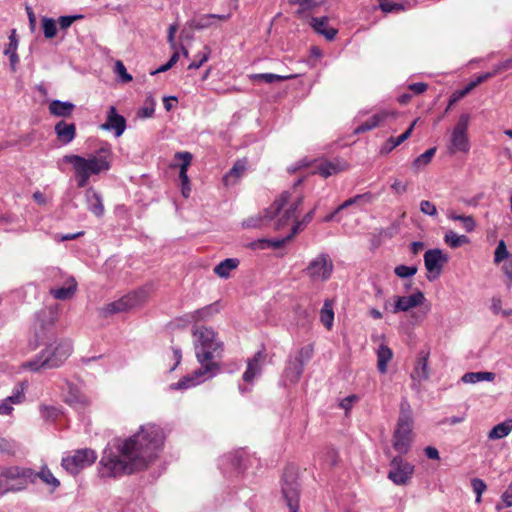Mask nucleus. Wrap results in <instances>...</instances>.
<instances>
[{
	"label": "nucleus",
	"instance_id": "603ef678",
	"mask_svg": "<svg viewBox=\"0 0 512 512\" xmlns=\"http://www.w3.org/2000/svg\"><path fill=\"white\" fill-rule=\"evenodd\" d=\"M114 72L117 74V76L122 82L127 83L132 81V76L127 72L126 67L124 66L122 61L117 60L115 62Z\"/></svg>",
	"mask_w": 512,
	"mask_h": 512
},
{
	"label": "nucleus",
	"instance_id": "37998d69",
	"mask_svg": "<svg viewBox=\"0 0 512 512\" xmlns=\"http://www.w3.org/2000/svg\"><path fill=\"white\" fill-rule=\"evenodd\" d=\"M26 489V484L24 482L20 483H7L4 478L0 475V495L6 494L8 492H19Z\"/></svg>",
	"mask_w": 512,
	"mask_h": 512
},
{
	"label": "nucleus",
	"instance_id": "b1692460",
	"mask_svg": "<svg viewBox=\"0 0 512 512\" xmlns=\"http://www.w3.org/2000/svg\"><path fill=\"white\" fill-rule=\"evenodd\" d=\"M34 476L30 478V483L34 484L40 479L44 484L50 487L51 491H55L60 486V481L53 475L47 465H42L38 472L33 470Z\"/></svg>",
	"mask_w": 512,
	"mask_h": 512
},
{
	"label": "nucleus",
	"instance_id": "f3484780",
	"mask_svg": "<svg viewBox=\"0 0 512 512\" xmlns=\"http://www.w3.org/2000/svg\"><path fill=\"white\" fill-rule=\"evenodd\" d=\"M0 475L7 483L16 481V483L24 482L26 485L28 482L30 483V478L34 476L33 469L19 466L8 467Z\"/></svg>",
	"mask_w": 512,
	"mask_h": 512
},
{
	"label": "nucleus",
	"instance_id": "aec40b11",
	"mask_svg": "<svg viewBox=\"0 0 512 512\" xmlns=\"http://www.w3.org/2000/svg\"><path fill=\"white\" fill-rule=\"evenodd\" d=\"M266 354L263 351H258L253 358L248 360L247 369L243 374V380L247 383L253 381V379L260 374L262 366L265 362Z\"/></svg>",
	"mask_w": 512,
	"mask_h": 512
},
{
	"label": "nucleus",
	"instance_id": "dca6fc26",
	"mask_svg": "<svg viewBox=\"0 0 512 512\" xmlns=\"http://www.w3.org/2000/svg\"><path fill=\"white\" fill-rule=\"evenodd\" d=\"M100 127L106 131H113L116 137H120L126 129V119L117 113L114 106H110L106 122Z\"/></svg>",
	"mask_w": 512,
	"mask_h": 512
},
{
	"label": "nucleus",
	"instance_id": "e2e57ef3",
	"mask_svg": "<svg viewBox=\"0 0 512 512\" xmlns=\"http://www.w3.org/2000/svg\"><path fill=\"white\" fill-rule=\"evenodd\" d=\"M378 127L377 126V123H375L373 121V117H371L370 119H368L366 122L362 123L361 125L357 126L354 130V133L355 134H360V133H364V132H367V131H370L374 128Z\"/></svg>",
	"mask_w": 512,
	"mask_h": 512
},
{
	"label": "nucleus",
	"instance_id": "4be33fe9",
	"mask_svg": "<svg viewBox=\"0 0 512 512\" xmlns=\"http://www.w3.org/2000/svg\"><path fill=\"white\" fill-rule=\"evenodd\" d=\"M54 130L58 141L63 145H67L72 142L76 136V126L74 123L59 121L55 125Z\"/></svg>",
	"mask_w": 512,
	"mask_h": 512
},
{
	"label": "nucleus",
	"instance_id": "c756f323",
	"mask_svg": "<svg viewBox=\"0 0 512 512\" xmlns=\"http://www.w3.org/2000/svg\"><path fill=\"white\" fill-rule=\"evenodd\" d=\"M175 159L180 160L181 163L179 164V178L181 180V185L189 184V178L187 175L188 167L191 164L192 161V154L190 152H177L175 154Z\"/></svg>",
	"mask_w": 512,
	"mask_h": 512
},
{
	"label": "nucleus",
	"instance_id": "f704fd0d",
	"mask_svg": "<svg viewBox=\"0 0 512 512\" xmlns=\"http://www.w3.org/2000/svg\"><path fill=\"white\" fill-rule=\"evenodd\" d=\"M375 199V196L371 192H366L363 194L355 195L352 198L347 199L341 205L337 207V211H341L346 209L352 205H357L361 203H372Z\"/></svg>",
	"mask_w": 512,
	"mask_h": 512
},
{
	"label": "nucleus",
	"instance_id": "c85d7f7f",
	"mask_svg": "<svg viewBox=\"0 0 512 512\" xmlns=\"http://www.w3.org/2000/svg\"><path fill=\"white\" fill-rule=\"evenodd\" d=\"M377 369L381 374L387 372L388 363L393 358L392 350L385 344L379 345L377 349Z\"/></svg>",
	"mask_w": 512,
	"mask_h": 512
},
{
	"label": "nucleus",
	"instance_id": "6e6552de",
	"mask_svg": "<svg viewBox=\"0 0 512 512\" xmlns=\"http://www.w3.org/2000/svg\"><path fill=\"white\" fill-rule=\"evenodd\" d=\"M313 349L310 346L302 347L294 355H290L283 372V378L291 384L297 383L304 370V365L311 359Z\"/></svg>",
	"mask_w": 512,
	"mask_h": 512
},
{
	"label": "nucleus",
	"instance_id": "bb28decb",
	"mask_svg": "<svg viewBox=\"0 0 512 512\" xmlns=\"http://www.w3.org/2000/svg\"><path fill=\"white\" fill-rule=\"evenodd\" d=\"M48 109L51 115L69 117L73 113L75 105L69 101L53 100L50 102Z\"/></svg>",
	"mask_w": 512,
	"mask_h": 512
},
{
	"label": "nucleus",
	"instance_id": "0eeeda50",
	"mask_svg": "<svg viewBox=\"0 0 512 512\" xmlns=\"http://www.w3.org/2000/svg\"><path fill=\"white\" fill-rule=\"evenodd\" d=\"M149 297V289L142 287L138 290L130 292L122 298L110 302L99 308V315L103 318L110 317L117 313L126 312L130 309L142 305Z\"/></svg>",
	"mask_w": 512,
	"mask_h": 512
},
{
	"label": "nucleus",
	"instance_id": "49530a36",
	"mask_svg": "<svg viewBox=\"0 0 512 512\" xmlns=\"http://www.w3.org/2000/svg\"><path fill=\"white\" fill-rule=\"evenodd\" d=\"M18 450L15 441L5 438H0V454L14 455Z\"/></svg>",
	"mask_w": 512,
	"mask_h": 512
},
{
	"label": "nucleus",
	"instance_id": "9b49d317",
	"mask_svg": "<svg viewBox=\"0 0 512 512\" xmlns=\"http://www.w3.org/2000/svg\"><path fill=\"white\" fill-rule=\"evenodd\" d=\"M469 121L470 116L468 114L460 115L450 137L448 150L451 154H455L457 152L467 153L469 151L470 143L467 134Z\"/></svg>",
	"mask_w": 512,
	"mask_h": 512
},
{
	"label": "nucleus",
	"instance_id": "1a4fd4ad",
	"mask_svg": "<svg viewBox=\"0 0 512 512\" xmlns=\"http://www.w3.org/2000/svg\"><path fill=\"white\" fill-rule=\"evenodd\" d=\"M334 269L331 257L320 253L313 258L303 271L312 283H322L330 279Z\"/></svg>",
	"mask_w": 512,
	"mask_h": 512
},
{
	"label": "nucleus",
	"instance_id": "39448f33",
	"mask_svg": "<svg viewBox=\"0 0 512 512\" xmlns=\"http://www.w3.org/2000/svg\"><path fill=\"white\" fill-rule=\"evenodd\" d=\"M72 344L68 340L55 341L43 349L33 360L24 364L31 371L58 368L68 359Z\"/></svg>",
	"mask_w": 512,
	"mask_h": 512
},
{
	"label": "nucleus",
	"instance_id": "3c124183",
	"mask_svg": "<svg viewBox=\"0 0 512 512\" xmlns=\"http://www.w3.org/2000/svg\"><path fill=\"white\" fill-rule=\"evenodd\" d=\"M292 5H298L297 14H302L306 11L312 10L317 7V3L314 0H289Z\"/></svg>",
	"mask_w": 512,
	"mask_h": 512
},
{
	"label": "nucleus",
	"instance_id": "5701e85b",
	"mask_svg": "<svg viewBox=\"0 0 512 512\" xmlns=\"http://www.w3.org/2000/svg\"><path fill=\"white\" fill-rule=\"evenodd\" d=\"M315 32L325 37L326 40L332 41L337 35V29L328 25L327 17H313L310 22Z\"/></svg>",
	"mask_w": 512,
	"mask_h": 512
},
{
	"label": "nucleus",
	"instance_id": "774afa93",
	"mask_svg": "<svg viewBox=\"0 0 512 512\" xmlns=\"http://www.w3.org/2000/svg\"><path fill=\"white\" fill-rule=\"evenodd\" d=\"M502 271L505 274V276L509 279L510 284L509 287L512 286V255L509 256L508 261L504 263L502 266Z\"/></svg>",
	"mask_w": 512,
	"mask_h": 512
},
{
	"label": "nucleus",
	"instance_id": "2eb2a0df",
	"mask_svg": "<svg viewBox=\"0 0 512 512\" xmlns=\"http://www.w3.org/2000/svg\"><path fill=\"white\" fill-rule=\"evenodd\" d=\"M425 296L421 291H416L409 296H396L392 313L407 312L410 309L420 306L425 302Z\"/></svg>",
	"mask_w": 512,
	"mask_h": 512
},
{
	"label": "nucleus",
	"instance_id": "052dcab7",
	"mask_svg": "<svg viewBox=\"0 0 512 512\" xmlns=\"http://www.w3.org/2000/svg\"><path fill=\"white\" fill-rule=\"evenodd\" d=\"M18 48V38L16 35V31L12 30L11 35L9 36V43L6 49L4 50L5 55H9L10 53H16Z\"/></svg>",
	"mask_w": 512,
	"mask_h": 512
},
{
	"label": "nucleus",
	"instance_id": "4468645a",
	"mask_svg": "<svg viewBox=\"0 0 512 512\" xmlns=\"http://www.w3.org/2000/svg\"><path fill=\"white\" fill-rule=\"evenodd\" d=\"M430 352L428 350H421L417 354L414 369L411 373L412 388L418 390L423 381L429 379L430 370L428 367Z\"/></svg>",
	"mask_w": 512,
	"mask_h": 512
},
{
	"label": "nucleus",
	"instance_id": "a211bd4d",
	"mask_svg": "<svg viewBox=\"0 0 512 512\" xmlns=\"http://www.w3.org/2000/svg\"><path fill=\"white\" fill-rule=\"evenodd\" d=\"M65 402L77 410L85 409L90 405L89 398L76 385L70 382H67Z\"/></svg>",
	"mask_w": 512,
	"mask_h": 512
},
{
	"label": "nucleus",
	"instance_id": "72a5a7b5",
	"mask_svg": "<svg viewBox=\"0 0 512 512\" xmlns=\"http://www.w3.org/2000/svg\"><path fill=\"white\" fill-rule=\"evenodd\" d=\"M320 321L328 329L331 330L334 321L333 303L330 300H325L323 307L320 311Z\"/></svg>",
	"mask_w": 512,
	"mask_h": 512
},
{
	"label": "nucleus",
	"instance_id": "f03ea898",
	"mask_svg": "<svg viewBox=\"0 0 512 512\" xmlns=\"http://www.w3.org/2000/svg\"><path fill=\"white\" fill-rule=\"evenodd\" d=\"M192 335L196 357L201 367L192 374L183 377L180 381L171 384L170 388L173 390L194 387L215 376L219 370L218 363L212 360L221 357L224 349L223 342L218 339L215 331L205 326H199L194 327Z\"/></svg>",
	"mask_w": 512,
	"mask_h": 512
},
{
	"label": "nucleus",
	"instance_id": "a19ab883",
	"mask_svg": "<svg viewBox=\"0 0 512 512\" xmlns=\"http://www.w3.org/2000/svg\"><path fill=\"white\" fill-rule=\"evenodd\" d=\"M444 241L446 244H448L451 248H458L463 244H466L469 242V239L465 235H458L454 231H449L444 236Z\"/></svg>",
	"mask_w": 512,
	"mask_h": 512
},
{
	"label": "nucleus",
	"instance_id": "4d7b16f0",
	"mask_svg": "<svg viewBox=\"0 0 512 512\" xmlns=\"http://www.w3.org/2000/svg\"><path fill=\"white\" fill-rule=\"evenodd\" d=\"M420 211L423 214L431 216V217H435L437 215L436 206L428 200H422L420 202Z\"/></svg>",
	"mask_w": 512,
	"mask_h": 512
},
{
	"label": "nucleus",
	"instance_id": "f8f14e48",
	"mask_svg": "<svg viewBox=\"0 0 512 512\" xmlns=\"http://www.w3.org/2000/svg\"><path fill=\"white\" fill-rule=\"evenodd\" d=\"M414 465L401 456L394 457L390 462L388 478L396 485H406L412 478Z\"/></svg>",
	"mask_w": 512,
	"mask_h": 512
},
{
	"label": "nucleus",
	"instance_id": "c9c22d12",
	"mask_svg": "<svg viewBox=\"0 0 512 512\" xmlns=\"http://www.w3.org/2000/svg\"><path fill=\"white\" fill-rule=\"evenodd\" d=\"M249 77L253 82H265L268 84L294 78L293 75L282 76L273 73L252 74Z\"/></svg>",
	"mask_w": 512,
	"mask_h": 512
},
{
	"label": "nucleus",
	"instance_id": "69168bd1",
	"mask_svg": "<svg viewBox=\"0 0 512 512\" xmlns=\"http://www.w3.org/2000/svg\"><path fill=\"white\" fill-rule=\"evenodd\" d=\"M380 1V8L383 12L389 13L394 10L402 9L401 4L392 3L389 0H379Z\"/></svg>",
	"mask_w": 512,
	"mask_h": 512
},
{
	"label": "nucleus",
	"instance_id": "09e8293b",
	"mask_svg": "<svg viewBox=\"0 0 512 512\" xmlns=\"http://www.w3.org/2000/svg\"><path fill=\"white\" fill-rule=\"evenodd\" d=\"M416 266L398 265L394 268V273L399 278H410L417 273Z\"/></svg>",
	"mask_w": 512,
	"mask_h": 512
},
{
	"label": "nucleus",
	"instance_id": "bf43d9fd",
	"mask_svg": "<svg viewBox=\"0 0 512 512\" xmlns=\"http://www.w3.org/2000/svg\"><path fill=\"white\" fill-rule=\"evenodd\" d=\"M83 18L82 15H69V16H61L58 19V24L62 30L68 29L75 20Z\"/></svg>",
	"mask_w": 512,
	"mask_h": 512
},
{
	"label": "nucleus",
	"instance_id": "c03bdc74",
	"mask_svg": "<svg viewBox=\"0 0 512 512\" xmlns=\"http://www.w3.org/2000/svg\"><path fill=\"white\" fill-rule=\"evenodd\" d=\"M42 29L45 38L51 39L56 36L57 34V26L54 19L49 17H43L42 18Z\"/></svg>",
	"mask_w": 512,
	"mask_h": 512
},
{
	"label": "nucleus",
	"instance_id": "cd10ccee",
	"mask_svg": "<svg viewBox=\"0 0 512 512\" xmlns=\"http://www.w3.org/2000/svg\"><path fill=\"white\" fill-rule=\"evenodd\" d=\"M77 289V283L74 278H70L63 287L53 288L50 294L58 300H67L73 297Z\"/></svg>",
	"mask_w": 512,
	"mask_h": 512
},
{
	"label": "nucleus",
	"instance_id": "8fccbe9b",
	"mask_svg": "<svg viewBox=\"0 0 512 512\" xmlns=\"http://www.w3.org/2000/svg\"><path fill=\"white\" fill-rule=\"evenodd\" d=\"M417 121H418V119H415V120L411 123V125L409 126V128H408L404 133H402L401 135H399L398 137H396V138H394V137H390V138H389V143H392V148H396L397 146H399L400 144H402L405 140H407V139L410 137V135H411V133H412V131H413V129H414V127H415V125H416Z\"/></svg>",
	"mask_w": 512,
	"mask_h": 512
},
{
	"label": "nucleus",
	"instance_id": "864d4df0",
	"mask_svg": "<svg viewBox=\"0 0 512 512\" xmlns=\"http://www.w3.org/2000/svg\"><path fill=\"white\" fill-rule=\"evenodd\" d=\"M435 152V147L426 150L423 154H421L414 160L413 165L416 167L427 165L432 160V157L435 155Z\"/></svg>",
	"mask_w": 512,
	"mask_h": 512
},
{
	"label": "nucleus",
	"instance_id": "a878e982",
	"mask_svg": "<svg viewBox=\"0 0 512 512\" xmlns=\"http://www.w3.org/2000/svg\"><path fill=\"white\" fill-rule=\"evenodd\" d=\"M348 165L345 162L323 161L320 162L316 169L317 173L324 178L335 175L341 171L346 170Z\"/></svg>",
	"mask_w": 512,
	"mask_h": 512
},
{
	"label": "nucleus",
	"instance_id": "de8ad7c7",
	"mask_svg": "<svg viewBox=\"0 0 512 512\" xmlns=\"http://www.w3.org/2000/svg\"><path fill=\"white\" fill-rule=\"evenodd\" d=\"M209 55L210 49L207 46H205L203 51L199 52L196 55L197 59H195L189 64L188 69L191 70L200 68L209 59Z\"/></svg>",
	"mask_w": 512,
	"mask_h": 512
},
{
	"label": "nucleus",
	"instance_id": "412c9836",
	"mask_svg": "<svg viewBox=\"0 0 512 512\" xmlns=\"http://www.w3.org/2000/svg\"><path fill=\"white\" fill-rule=\"evenodd\" d=\"M287 474H284V484L282 486V492L286 499L287 506L290 512H297L299 502V490L298 485L295 482H288Z\"/></svg>",
	"mask_w": 512,
	"mask_h": 512
},
{
	"label": "nucleus",
	"instance_id": "ddd939ff",
	"mask_svg": "<svg viewBox=\"0 0 512 512\" xmlns=\"http://www.w3.org/2000/svg\"><path fill=\"white\" fill-rule=\"evenodd\" d=\"M448 262V256L442 252L441 249H430L424 254V264L427 271L431 274L428 275V280H434L439 277L442 272L443 266Z\"/></svg>",
	"mask_w": 512,
	"mask_h": 512
},
{
	"label": "nucleus",
	"instance_id": "6e6d98bb",
	"mask_svg": "<svg viewBox=\"0 0 512 512\" xmlns=\"http://www.w3.org/2000/svg\"><path fill=\"white\" fill-rule=\"evenodd\" d=\"M373 121L377 123V126H380L383 122H385L388 118H395L396 113L394 111L382 110L373 116Z\"/></svg>",
	"mask_w": 512,
	"mask_h": 512
},
{
	"label": "nucleus",
	"instance_id": "680f3d73",
	"mask_svg": "<svg viewBox=\"0 0 512 512\" xmlns=\"http://www.w3.org/2000/svg\"><path fill=\"white\" fill-rule=\"evenodd\" d=\"M471 486L476 496H482V494L487 489L485 482L479 478H473L471 480Z\"/></svg>",
	"mask_w": 512,
	"mask_h": 512
},
{
	"label": "nucleus",
	"instance_id": "f257e3e1",
	"mask_svg": "<svg viewBox=\"0 0 512 512\" xmlns=\"http://www.w3.org/2000/svg\"><path fill=\"white\" fill-rule=\"evenodd\" d=\"M164 440V430L153 423L142 425L129 438L114 439L103 451L100 476L114 478L146 468L163 448Z\"/></svg>",
	"mask_w": 512,
	"mask_h": 512
},
{
	"label": "nucleus",
	"instance_id": "a18cd8bd",
	"mask_svg": "<svg viewBox=\"0 0 512 512\" xmlns=\"http://www.w3.org/2000/svg\"><path fill=\"white\" fill-rule=\"evenodd\" d=\"M509 252L504 240H500L494 252V263L499 264L509 258Z\"/></svg>",
	"mask_w": 512,
	"mask_h": 512
},
{
	"label": "nucleus",
	"instance_id": "79ce46f5",
	"mask_svg": "<svg viewBox=\"0 0 512 512\" xmlns=\"http://www.w3.org/2000/svg\"><path fill=\"white\" fill-rule=\"evenodd\" d=\"M155 105L154 98L151 96L147 97L143 106L137 111V116L143 119L152 117L155 112Z\"/></svg>",
	"mask_w": 512,
	"mask_h": 512
},
{
	"label": "nucleus",
	"instance_id": "e433bc0d",
	"mask_svg": "<svg viewBox=\"0 0 512 512\" xmlns=\"http://www.w3.org/2000/svg\"><path fill=\"white\" fill-rule=\"evenodd\" d=\"M447 216L449 219L453 221H459L462 223L463 228L466 232H472L475 227L476 223L472 216H465V215H459L456 214L454 211H448Z\"/></svg>",
	"mask_w": 512,
	"mask_h": 512
},
{
	"label": "nucleus",
	"instance_id": "2f4dec72",
	"mask_svg": "<svg viewBox=\"0 0 512 512\" xmlns=\"http://www.w3.org/2000/svg\"><path fill=\"white\" fill-rule=\"evenodd\" d=\"M239 265V260L236 258H227L221 261L214 267V273L220 278H228L232 270L236 269Z\"/></svg>",
	"mask_w": 512,
	"mask_h": 512
},
{
	"label": "nucleus",
	"instance_id": "9d476101",
	"mask_svg": "<svg viewBox=\"0 0 512 512\" xmlns=\"http://www.w3.org/2000/svg\"><path fill=\"white\" fill-rule=\"evenodd\" d=\"M97 459L96 452L90 448L74 451L62 458L61 466L71 475H77L85 467L91 466Z\"/></svg>",
	"mask_w": 512,
	"mask_h": 512
},
{
	"label": "nucleus",
	"instance_id": "338daca9",
	"mask_svg": "<svg viewBox=\"0 0 512 512\" xmlns=\"http://www.w3.org/2000/svg\"><path fill=\"white\" fill-rule=\"evenodd\" d=\"M40 412L42 417L46 419L57 417V409L53 406L41 405Z\"/></svg>",
	"mask_w": 512,
	"mask_h": 512
},
{
	"label": "nucleus",
	"instance_id": "4c0bfd02",
	"mask_svg": "<svg viewBox=\"0 0 512 512\" xmlns=\"http://www.w3.org/2000/svg\"><path fill=\"white\" fill-rule=\"evenodd\" d=\"M213 14H203L190 21V27L204 30L214 26Z\"/></svg>",
	"mask_w": 512,
	"mask_h": 512
},
{
	"label": "nucleus",
	"instance_id": "0e129e2a",
	"mask_svg": "<svg viewBox=\"0 0 512 512\" xmlns=\"http://www.w3.org/2000/svg\"><path fill=\"white\" fill-rule=\"evenodd\" d=\"M496 74L497 73H496L495 69L492 72H487V73L481 74V75L477 76L476 79L471 81L469 83V85L471 86L472 89H474L476 86L480 85L481 83L485 82L486 80L495 76Z\"/></svg>",
	"mask_w": 512,
	"mask_h": 512
},
{
	"label": "nucleus",
	"instance_id": "6ab92c4d",
	"mask_svg": "<svg viewBox=\"0 0 512 512\" xmlns=\"http://www.w3.org/2000/svg\"><path fill=\"white\" fill-rule=\"evenodd\" d=\"M301 231V222H296L291 227L290 233L284 238H276L273 240L269 239H260L256 243L253 244L254 247H258L261 249L272 247L274 249H278L282 247L285 243L290 241L295 235H297Z\"/></svg>",
	"mask_w": 512,
	"mask_h": 512
},
{
	"label": "nucleus",
	"instance_id": "7c9ffc66",
	"mask_svg": "<svg viewBox=\"0 0 512 512\" xmlns=\"http://www.w3.org/2000/svg\"><path fill=\"white\" fill-rule=\"evenodd\" d=\"M495 377V373L488 371L467 372L461 377V381L465 384H476L481 381L492 382Z\"/></svg>",
	"mask_w": 512,
	"mask_h": 512
},
{
	"label": "nucleus",
	"instance_id": "473e14b6",
	"mask_svg": "<svg viewBox=\"0 0 512 512\" xmlns=\"http://www.w3.org/2000/svg\"><path fill=\"white\" fill-rule=\"evenodd\" d=\"M512 431V419H507L494 426L488 434L490 440H498L506 437Z\"/></svg>",
	"mask_w": 512,
	"mask_h": 512
},
{
	"label": "nucleus",
	"instance_id": "ea45409f",
	"mask_svg": "<svg viewBox=\"0 0 512 512\" xmlns=\"http://www.w3.org/2000/svg\"><path fill=\"white\" fill-rule=\"evenodd\" d=\"M215 311L216 310L213 305H208L198 310H195L194 312L189 314L188 317L190 320L194 322L206 321L215 313Z\"/></svg>",
	"mask_w": 512,
	"mask_h": 512
},
{
	"label": "nucleus",
	"instance_id": "5fc2aeb1",
	"mask_svg": "<svg viewBox=\"0 0 512 512\" xmlns=\"http://www.w3.org/2000/svg\"><path fill=\"white\" fill-rule=\"evenodd\" d=\"M246 169L245 163L242 161H237L233 167L230 169L229 173L225 176V180L228 181L229 178L235 177L236 179L241 177Z\"/></svg>",
	"mask_w": 512,
	"mask_h": 512
},
{
	"label": "nucleus",
	"instance_id": "13d9d810",
	"mask_svg": "<svg viewBox=\"0 0 512 512\" xmlns=\"http://www.w3.org/2000/svg\"><path fill=\"white\" fill-rule=\"evenodd\" d=\"M473 89L468 84L466 87H464L461 90L455 91L449 100V107L452 106L454 103L458 102L462 98H464L467 94H469Z\"/></svg>",
	"mask_w": 512,
	"mask_h": 512
},
{
	"label": "nucleus",
	"instance_id": "393cba45",
	"mask_svg": "<svg viewBox=\"0 0 512 512\" xmlns=\"http://www.w3.org/2000/svg\"><path fill=\"white\" fill-rule=\"evenodd\" d=\"M85 199L89 211H91L97 217L103 216L105 209L102 202V197L97 191H95L92 187L88 188L85 192Z\"/></svg>",
	"mask_w": 512,
	"mask_h": 512
},
{
	"label": "nucleus",
	"instance_id": "423d86ee",
	"mask_svg": "<svg viewBox=\"0 0 512 512\" xmlns=\"http://www.w3.org/2000/svg\"><path fill=\"white\" fill-rule=\"evenodd\" d=\"M413 417L409 403L403 400L400 404V414L396 429L393 433V448L400 454H406L413 441Z\"/></svg>",
	"mask_w": 512,
	"mask_h": 512
},
{
	"label": "nucleus",
	"instance_id": "58836bf2",
	"mask_svg": "<svg viewBox=\"0 0 512 512\" xmlns=\"http://www.w3.org/2000/svg\"><path fill=\"white\" fill-rule=\"evenodd\" d=\"M27 385L25 382L18 383L10 396L6 397L7 401H9L10 404L18 405L25 401V391H26Z\"/></svg>",
	"mask_w": 512,
	"mask_h": 512
},
{
	"label": "nucleus",
	"instance_id": "7ed1b4c3",
	"mask_svg": "<svg viewBox=\"0 0 512 512\" xmlns=\"http://www.w3.org/2000/svg\"><path fill=\"white\" fill-rule=\"evenodd\" d=\"M112 149L109 144L101 146L95 154H91L88 158L79 155H66L64 161L72 165L77 186L86 187L92 175H98L106 172L111 167Z\"/></svg>",
	"mask_w": 512,
	"mask_h": 512
},
{
	"label": "nucleus",
	"instance_id": "20e7f679",
	"mask_svg": "<svg viewBox=\"0 0 512 512\" xmlns=\"http://www.w3.org/2000/svg\"><path fill=\"white\" fill-rule=\"evenodd\" d=\"M303 197L297 195L292 197L288 191H284L275 199L269 208L264 212L263 216L250 217L243 222V226L247 228H256L263 225L265 219H275V229L280 230L288 225V222L294 218L298 207L302 204Z\"/></svg>",
	"mask_w": 512,
	"mask_h": 512
}]
</instances>
